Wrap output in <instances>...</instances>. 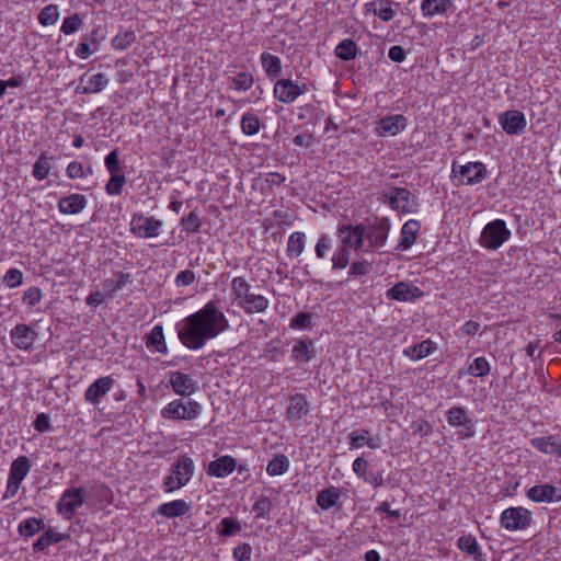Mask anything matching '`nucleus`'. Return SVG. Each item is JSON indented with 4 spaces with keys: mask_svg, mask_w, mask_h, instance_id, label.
I'll list each match as a JSON object with an SVG mask.
<instances>
[{
    "mask_svg": "<svg viewBox=\"0 0 561 561\" xmlns=\"http://www.w3.org/2000/svg\"><path fill=\"white\" fill-rule=\"evenodd\" d=\"M451 173L455 176L459 175L460 185H476L484 181L488 176V170L482 162H468L463 165L453 163Z\"/></svg>",
    "mask_w": 561,
    "mask_h": 561,
    "instance_id": "obj_6",
    "label": "nucleus"
},
{
    "mask_svg": "<svg viewBox=\"0 0 561 561\" xmlns=\"http://www.w3.org/2000/svg\"><path fill=\"white\" fill-rule=\"evenodd\" d=\"M527 496L537 503H554L561 501V489L551 484L534 485L527 492Z\"/></svg>",
    "mask_w": 561,
    "mask_h": 561,
    "instance_id": "obj_20",
    "label": "nucleus"
},
{
    "mask_svg": "<svg viewBox=\"0 0 561 561\" xmlns=\"http://www.w3.org/2000/svg\"><path fill=\"white\" fill-rule=\"evenodd\" d=\"M199 410L201 405L196 401L174 400L162 409L161 415L169 420H193Z\"/></svg>",
    "mask_w": 561,
    "mask_h": 561,
    "instance_id": "obj_9",
    "label": "nucleus"
},
{
    "mask_svg": "<svg viewBox=\"0 0 561 561\" xmlns=\"http://www.w3.org/2000/svg\"><path fill=\"white\" fill-rule=\"evenodd\" d=\"M228 329L229 321L215 300H209L203 308L176 324L181 343L195 351Z\"/></svg>",
    "mask_w": 561,
    "mask_h": 561,
    "instance_id": "obj_1",
    "label": "nucleus"
},
{
    "mask_svg": "<svg viewBox=\"0 0 561 561\" xmlns=\"http://www.w3.org/2000/svg\"><path fill=\"white\" fill-rule=\"evenodd\" d=\"M12 344L23 351L31 350L37 339V332L27 324H16L10 332Z\"/></svg>",
    "mask_w": 561,
    "mask_h": 561,
    "instance_id": "obj_16",
    "label": "nucleus"
},
{
    "mask_svg": "<svg viewBox=\"0 0 561 561\" xmlns=\"http://www.w3.org/2000/svg\"><path fill=\"white\" fill-rule=\"evenodd\" d=\"M88 493L83 488H69L65 490L56 504L58 514L71 520L77 510L85 502Z\"/></svg>",
    "mask_w": 561,
    "mask_h": 561,
    "instance_id": "obj_5",
    "label": "nucleus"
},
{
    "mask_svg": "<svg viewBox=\"0 0 561 561\" xmlns=\"http://www.w3.org/2000/svg\"><path fill=\"white\" fill-rule=\"evenodd\" d=\"M351 251L339 245L331 261L333 270H343L350 264Z\"/></svg>",
    "mask_w": 561,
    "mask_h": 561,
    "instance_id": "obj_51",
    "label": "nucleus"
},
{
    "mask_svg": "<svg viewBox=\"0 0 561 561\" xmlns=\"http://www.w3.org/2000/svg\"><path fill=\"white\" fill-rule=\"evenodd\" d=\"M42 299V293L38 287H30L24 291L23 301L28 306L37 305Z\"/></svg>",
    "mask_w": 561,
    "mask_h": 561,
    "instance_id": "obj_62",
    "label": "nucleus"
},
{
    "mask_svg": "<svg viewBox=\"0 0 561 561\" xmlns=\"http://www.w3.org/2000/svg\"><path fill=\"white\" fill-rule=\"evenodd\" d=\"M236 468L237 463L234 458L226 455L209 463L208 473L217 478H224L230 474Z\"/></svg>",
    "mask_w": 561,
    "mask_h": 561,
    "instance_id": "obj_28",
    "label": "nucleus"
},
{
    "mask_svg": "<svg viewBox=\"0 0 561 561\" xmlns=\"http://www.w3.org/2000/svg\"><path fill=\"white\" fill-rule=\"evenodd\" d=\"M53 157H48L45 152H43L36 162L33 165L32 175L37 181H43L46 179L51 170V163Z\"/></svg>",
    "mask_w": 561,
    "mask_h": 561,
    "instance_id": "obj_37",
    "label": "nucleus"
},
{
    "mask_svg": "<svg viewBox=\"0 0 561 561\" xmlns=\"http://www.w3.org/2000/svg\"><path fill=\"white\" fill-rule=\"evenodd\" d=\"M82 26V16L79 13H75L62 21L60 32L66 35H70L79 31Z\"/></svg>",
    "mask_w": 561,
    "mask_h": 561,
    "instance_id": "obj_48",
    "label": "nucleus"
},
{
    "mask_svg": "<svg viewBox=\"0 0 561 561\" xmlns=\"http://www.w3.org/2000/svg\"><path fill=\"white\" fill-rule=\"evenodd\" d=\"M371 5H374V14L379 16L382 21L388 22L394 18V11L389 1L373 2Z\"/></svg>",
    "mask_w": 561,
    "mask_h": 561,
    "instance_id": "obj_50",
    "label": "nucleus"
},
{
    "mask_svg": "<svg viewBox=\"0 0 561 561\" xmlns=\"http://www.w3.org/2000/svg\"><path fill=\"white\" fill-rule=\"evenodd\" d=\"M194 470L193 460L186 455L180 456L171 470V474L165 477L163 481L165 492H173L186 485L192 479Z\"/></svg>",
    "mask_w": 561,
    "mask_h": 561,
    "instance_id": "obj_3",
    "label": "nucleus"
},
{
    "mask_svg": "<svg viewBox=\"0 0 561 561\" xmlns=\"http://www.w3.org/2000/svg\"><path fill=\"white\" fill-rule=\"evenodd\" d=\"M530 444L543 454L561 457V439L558 435L536 437L530 440Z\"/></svg>",
    "mask_w": 561,
    "mask_h": 561,
    "instance_id": "obj_26",
    "label": "nucleus"
},
{
    "mask_svg": "<svg viewBox=\"0 0 561 561\" xmlns=\"http://www.w3.org/2000/svg\"><path fill=\"white\" fill-rule=\"evenodd\" d=\"M316 356L313 341L310 339L297 340L293 350L291 357L294 362H310Z\"/></svg>",
    "mask_w": 561,
    "mask_h": 561,
    "instance_id": "obj_27",
    "label": "nucleus"
},
{
    "mask_svg": "<svg viewBox=\"0 0 561 561\" xmlns=\"http://www.w3.org/2000/svg\"><path fill=\"white\" fill-rule=\"evenodd\" d=\"M447 423L451 427L459 428L460 438L468 439L474 436V423L468 417L467 411L462 407H451L446 411Z\"/></svg>",
    "mask_w": 561,
    "mask_h": 561,
    "instance_id": "obj_10",
    "label": "nucleus"
},
{
    "mask_svg": "<svg viewBox=\"0 0 561 561\" xmlns=\"http://www.w3.org/2000/svg\"><path fill=\"white\" fill-rule=\"evenodd\" d=\"M334 53L340 59L348 61L356 58L358 48L353 39L344 38L337 44Z\"/></svg>",
    "mask_w": 561,
    "mask_h": 561,
    "instance_id": "obj_36",
    "label": "nucleus"
},
{
    "mask_svg": "<svg viewBox=\"0 0 561 561\" xmlns=\"http://www.w3.org/2000/svg\"><path fill=\"white\" fill-rule=\"evenodd\" d=\"M350 445L352 447H362L367 444L370 448H377L378 444H376L373 439L369 438V431L360 430L352 432L348 435Z\"/></svg>",
    "mask_w": 561,
    "mask_h": 561,
    "instance_id": "obj_45",
    "label": "nucleus"
},
{
    "mask_svg": "<svg viewBox=\"0 0 561 561\" xmlns=\"http://www.w3.org/2000/svg\"><path fill=\"white\" fill-rule=\"evenodd\" d=\"M130 232L138 238H156L162 229V221L153 216H145L144 214H134L130 220Z\"/></svg>",
    "mask_w": 561,
    "mask_h": 561,
    "instance_id": "obj_7",
    "label": "nucleus"
},
{
    "mask_svg": "<svg viewBox=\"0 0 561 561\" xmlns=\"http://www.w3.org/2000/svg\"><path fill=\"white\" fill-rule=\"evenodd\" d=\"M390 228L391 224L387 217L376 218L364 226V241L366 240L370 248H381L387 242Z\"/></svg>",
    "mask_w": 561,
    "mask_h": 561,
    "instance_id": "obj_11",
    "label": "nucleus"
},
{
    "mask_svg": "<svg viewBox=\"0 0 561 561\" xmlns=\"http://www.w3.org/2000/svg\"><path fill=\"white\" fill-rule=\"evenodd\" d=\"M420 229L421 224L419 220L410 219L407 222H404L401 228L400 241L397 244L396 250L405 251L410 249L414 244L419 236Z\"/></svg>",
    "mask_w": 561,
    "mask_h": 561,
    "instance_id": "obj_24",
    "label": "nucleus"
},
{
    "mask_svg": "<svg viewBox=\"0 0 561 561\" xmlns=\"http://www.w3.org/2000/svg\"><path fill=\"white\" fill-rule=\"evenodd\" d=\"M87 207V198L82 194L73 193L61 197L58 202V209L65 215H76Z\"/></svg>",
    "mask_w": 561,
    "mask_h": 561,
    "instance_id": "obj_25",
    "label": "nucleus"
},
{
    "mask_svg": "<svg viewBox=\"0 0 561 561\" xmlns=\"http://www.w3.org/2000/svg\"><path fill=\"white\" fill-rule=\"evenodd\" d=\"M190 511V505L184 500H174L159 505L158 513L168 518H174L185 515Z\"/></svg>",
    "mask_w": 561,
    "mask_h": 561,
    "instance_id": "obj_29",
    "label": "nucleus"
},
{
    "mask_svg": "<svg viewBox=\"0 0 561 561\" xmlns=\"http://www.w3.org/2000/svg\"><path fill=\"white\" fill-rule=\"evenodd\" d=\"M468 371L474 377H484L490 371V364L485 357H477L470 365Z\"/></svg>",
    "mask_w": 561,
    "mask_h": 561,
    "instance_id": "obj_53",
    "label": "nucleus"
},
{
    "mask_svg": "<svg viewBox=\"0 0 561 561\" xmlns=\"http://www.w3.org/2000/svg\"><path fill=\"white\" fill-rule=\"evenodd\" d=\"M364 225H342L336 230L340 247L358 251L364 247Z\"/></svg>",
    "mask_w": 561,
    "mask_h": 561,
    "instance_id": "obj_12",
    "label": "nucleus"
},
{
    "mask_svg": "<svg viewBox=\"0 0 561 561\" xmlns=\"http://www.w3.org/2000/svg\"><path fill=\"white\" fill-rule=\"evenodd\" d=\"M252 548L249 543H241L233 549V557L238 561H250Z\"/></svg>",
    "mask_w": 561,
    "mask_h": 561,
    "instance_id": "obj_64",
    "label": "nucleus"
},
{
    "mask_svg": "<svg viewBox=\"0 0 561 561\" xmlns=\"http://www.w3.org/2000/svg\"><path fill=\"white\" fill-rule=\"evenodd\" d=\"M23 282V273L18 268H10L7 271L3 283L9 288H15Z\"/></svg>",
    "mask_w": 561,
    "mask_h": 561,
    "instance_id": "obj_58",
    "label": "nucleus"
},
{
    "mask_svg": "<svg viewBox=\"0 0 561 561\" xmlns=\"http://www.w3.org/2000/svg\"><path fill=\"white\" fill-rule=\"evenodd\" d=\"M305 249V233L300 231L293 232L287 242V254L290 257H298Z\"/></svg>",
    "mask_w": 561,
    "mask_h": 561,
    "instance_id": "obj_40",
    "label": "nucleus"
},
{
    "mask_svg": "<svg viewBox=\"0 0 561 561\" xmlns=\"http://www.w3.org/2000/svg\"><path fill=\"white\" fill-rule=\"evenodd\" d=\"M136 41L134 31H123L114 36L112 45L115 49L124 50L128 48Z\"/></svg>",
    "mask_w": 561,
    "mask_h": 561,
    "instance_id": "obj_47",
    "label": "nucleus"
},
{
    "mask_svg": "<svg viewBox=\"0 0 561 561\" xmlns=\"http://www.w3.org/2000/svg\"><path fill=\"white\" fill-rule=\"evenodd\" d=\"M411 428L414 434H419L421 437H426L433 432L432 425L425 420L413 422Z\"/></svg>",
    "mask_w": 561,
    "mask_h": 561,
    "instance_id": "obj_63",
    "label": "nucleus"
},
{
    "mask_svg": "<svg viewBox=\"0 0 561 561\" xmlns=\"http://www.w3.org/2000/svg\"><path fill=\"white\" fill-rule=\"evenodd\" d=\"M230 289L232 301L248 314L264 312L268 307V299L251 293V285L241 276L232 278Z\"/></svg>",
    "mask_w": 561,
    "mask_h": 561,
    "instance_id": "obj_2",
    "label": "nucleus"
},
{
    "mask_svg": "<svg viewBox=\"0 0 561 561\" xmlns=\"http://www.w3.org/2000/svg\"><path fill=\"white\" fill-rule=\"evenodd\" d=\"M313 314L309 312H299L291 318L289 327L291 329H309L312 327Z\"/></svg>",
    "mask_w": 561,
    "mask_h": 561,
    "instance_id": "obj_55",
    "label": "nucleus"
},
{
    "mask_svg": "<svg viewBox=\"0 0 561 561\" xmlns=\"http://www.w3.org/2000/svg\"><path fill=\"white\" fill-rule=\"evenodd\" d=\"M289 469V460L285 455L275 456L267 465L266 472L270 476L284 474Z\"/></svg>",
    "mask_w": 561,
    "mask_h": 561,
    "instance_id": "obj_42",
    "label": "nucleus"
},
{
    "mask_svg": "<svg viewBox=\"0 0 561 561\" xmlns=\"http://www.w3.org/2000/svg\"><path fill=\"white\" fill-rule=\"evenodd\" d=\"M383 197L393 210L408 214L417 207L416 198L405 187H389Z\"/></svg>",
    "mask_w": 561,
    "mask_h": 561,
    "instance_id": "obj_8",
    "label": "nucleus"
},
{
    "mask_svg": "<svg viewBox=\"0 0 561 561\" xmlns=\"http://www.w3.org/2000/svg\"><path fill=\"white\" fill-rule=\"evenodd\" d=\"M373 271V263L366 260L356 261L351 264L348 276L359 277L369 274Z\"/></svg>",
    "mask_w": 561,
    "mask_h": 561,
    "instance_id": "obj_54",
    "label": "nucleus"
},
{
    "mask_svg": "<svg viewBox=\"0 0 561 561\" xmlns=\"http://www.w3.org/2000/svg\"><path fill=\"white\" fill-rule=\"evenodd\" d=\"M262 67L270 79L278 78L282 73L280 58L270 53H263L260 57Z\"/></svg>",
    "mask_w": 561,
    "mask_h": 561,
    "instance_id": "obj_32",
    "label": "nucleus"
},
{
    "mask_svg": "<svg viewBox=\"0 0 561 561\" xmlns=\"http://www.w3.org/2000/svg\"><path fill=\"white\" fill-rule=\"evenodd\" d=\"M341 496L337 488L331 486L320 491L317 495V504L324 511L333 507Z\"/></svg>",
    "mask_w": 561,
    "mask_h": 561,
    "instance_id": "obj_34",
    "label": "nucleus"
},
{
    "mask_svg": "<svg viewBox=\"0 0 561 561\" xmlns=\"http://www.w3.org/2000/svg\"><path fill=\"white\" fill-rule=\"evenodd\" d=\"M32 468V462L26 456H19L11 463L9 478L22 483L24 478L28 474Z\"/></svg>",
    "mask_w": 561,
    "mask_h": 561,
    "instance_id": "obj_31",
    "label": "nucleus"
},
{
    "mask_svg": "<svg viewBox=\"0 0 561 561\" xmlns=\"http://www.w3.org/2000/svg\"><path fill=\"white\" fill-rule=\"evenodd\" d=\"M331 247H332L331 238L325 233L321 234L316 244V248H314L317 257L324 259L327 256L328 252L330 251Z\"/></svg>",
    "mask_w": 561,
    "mask_h": 561,
    "instance_id": "obj_59",
    "label": "nucleus"
},
{
    "mask_svg": "<svg viewBox=\"0 0 561 561\" xmlns=\"http://www.w3.org/2000/svg\"><path fill=\"white\" fill-rule=\"evenodd\" d=\"M169 383L173 391L182 397H188L197 390V381L190 375L181 371H171L169 374Z\"/></svg>",
    "mask_w": 561,
    "mask_h": 561,
    "instance_id": "obj_18",
    "label": "nucleus"
},
{
    "mask_svg": "<svg viewBox=\"0 0 561 561\" xmlns=\"http://www.w3.org/2000/svg\"><path fill=\"white\" fill-rule=\"evenodd\" d=\"M457 547L461 551L472 556L476 560H480V547L477 539L473 536H461L457 541Z\"/></svg>",
    "mask_w": 561,
    "mask_h": 561,
    "instance_id": "obj_41",
    "label": "nucleus"
},
{
    "mask_svg": "<svg viewBox=\"0 0 561 561\" xmlns=\"http://www.w3.org/2000/svg\"><path fill=\"white\" fill-rule=\"evenodd\" d=\"M125 182L126 178L124 174H111V178L105 186L106 193L108 195H119Z\"/></svg>",
    "mask_w": 561,
    "mask_h": 561,
    "instance_id": "obj_52",
    "label": "nucleus"
},
{
    "mask_svg": "<svg viewBox=\"0 0 561 561\" xmlns=\"http://www.w3.org/2000/svg\"><path fill=\"white\" fill-rule=\"evenodd\" d=\"M499 123L508 135L520 134L527 125L525 114L517 110H510L502 113L499 117Z\"/></svg>",
    "mask_w": 561,
    "mask_h": 561,
    "instance_id": "obj_15",
    "label": "nucleus"
},
{
    "mask_svg": "<svg viewBox=\"0 0 561 561\" xmlns=\"http://www.w3.org/2000/svg\"><path fill=\"white\" fill-rule=\"evenodd\" d=\"M305 84L302 87L298 85L290 79H279L274 84V98L282 103H294L305 92Z\"/></svg>",
    "mask_w": 561,
    "mask_h": 561,
    "instance_id": "obj_14",
    "label": "nucleus"
},
{
    "mask_svg": "<svg viewBox=\"0 0 561 561\" xmlns=\"http://www.w3.org/2000/svg\"><path fill=\"white\" fill-rule=\"evenodd\" d=\"M531 519V513L520 506L506 508L501 514L502 527L511 531L527 528Z\"/></svg>",
    "mask_w": 561,
    "mask_h": 561,
    "instance_id": "obj_13",
    "label": "nucleus"
},
{
    "mask_svg": "<svg viewBox=\"0 0 561 561\" xmlns=\"http://www.w3.org/2000/svg\"><path fill=\"white\" fill-rule=\"evenodd\" d=\"M453 5V0H423L421 10L424 16H434L446 13Z\"/></svg>",
    "mask_w": 561,
    "mask_h": 561,
    "instance_id": "obj_30",
    "label": "nucleus"
},
{
    "mask_svg": "<svg viewBox=\"0 0 561 561\" xmlns=\"http://www.w3.org/2000/svg\"><path fill=\"white\" fill-rule=\"evenodd\" d=\"M181 225L185 231L195 233L201 229L202 222L199 217L192 211L182 217Z\"/></svg>",
    "mask_w": 561,
    "mask_h": 561,
    "instance_id": "obj_56",
    "label": "nucleus"
},
{
    "mask_svg": "<svg viewBox=\"0 0 561 561\" xmlns=\"http://www.w3.org/2000/svg\"><path fill=\"white\" fill-rule=\"evenodd\" d=\"M261 123L259 117L253 113H245L241 118V130L247 136H253L259 133Z\"/></svg>",
    "mask_w": 561,
    "mask_h": 561,
    "instance_id": "obj_43",
    "label": "nucleus"
},
{
    "mask_svg": "<svg viewBox=\"0 0 561 561\" xmlns=\"http://www.w3.org/2000/svg\"><path fill=\"white\" fill-rule=\"evenodd\" d=\"M115 380L111 376L102 377L91 383L84 392V399L91 404H98L114 386Z\"/></svg>",
    "mask_w": 561,
    "mask_h": 561,
    "instance_id": "obj_22",
    "label": "nucleus"
},
{
    "mask_svg": "<svg viewBox=\"0 0 561 561\" xmlns=\"http://www.w3.org/2000/svg\"><path fill=\"white\" fill-rule=\"evenodd\" d=\"M408 119L401 114L388 115L377 123L376 131L379 136H396L405 129Z\"/></svg>",
    "mask_w": 561,
    "mask_h": 561,
    "instance_id": "obj_19",
    "label": "nucleus"
},
{
    "mask_svg": "<svg viewBox=\"0 0 561 561\" xmlns=\"http://www.w3.org/2000/svg\"><path fill=\"white\" fill-rule=\"evenodd\" d=\"M107 84L108 79L104 73L99 72L93 76H88L85 73L81 76L80 83L76 88V92L81 94L99 93L103 91Z\"/></svg>",
    "mask_w": 561,
    "mask_h": 561,
    "instance_id": "obj_21",
    "label": "nucleus"
},
{
    "mask_svg": "<svg viewBox=\"0 0 561 561\" xmlns=\"http://www.w3.org/2000/svg\"><path fill=\"white\" fill-rule=\"evenodd\" d=\"M105 167L111 174H123L118 151L115 149L105 157Z\"/></svg>",
    "mask_w": 561,
    "mask_h": 561,
    "instance_id": "obj_57",
    "label": "nucleus"
},
{
    "mask_svg": "<svg viewBox=\"0 0 561 561\" xmlns=\"http://www.w3.org/2000/svg\"><path fill=\"white\" fill-rule=\"evenodd\" d=\"M253 512L256 513L257 518L266 517L271 512V501L266 496H262L260 500H257L253 507Z\"/></svg>",
    "mask_w": 561,
    "mask_h": 561,
    "instance_id": "obj_61",
    "label": "nucleus"
},
{
    "mask_svg": "<svg viewBox=\"0 0 561 561\" xmlns=\"http://www.w3.org/2000/svg\"><path fill=\"white\" fill-rule=\"evenodd\" d=\"M59 11L56 4H48L38 14V22L43 26L53 25L58 21Z\"/></svg>",
    "mask_w": 561,
    "mask_h": 561,
    "instance_id": "obj_46",
    "label": "nucleus"
},
{
    "mask_svg": "<svg viewBox=\"0 0 561 561\" xmlns=\"http://www.w3.org/2000/svg\"><path fill=\"white\" fill-rule=\"evenodd\" d=\"M511 237V231L506 222L502 219H495L486 224L480 236V244L489 250H497Z\"/></svg>",
    "mask_w": 561,
    "mask_h": 561,
    "instance_id": "obj_4",
    "label": "nucleus"
},
{
    "mask_svg": "<svg viewBox=\"0 0 561 561\" xmlns=\"http://www.w3.org/2000/svg\"><path fill=\"white\" fill-rule=\"evenodd\" d=\"M423 296V291L409 283L399 282L386 293L388 299L398 301H414Z\"/></svg>",
    "mask_w": 561,
    "mask_h": 561,
    "instance_id": "obj_17",
    "label": "nucleus"
},
{
    "mask_svg": "<svg viewBox=\"0 0 561 561\" xmlns=\"http://www.w3.org/2000/svg\"><path fill=\"white\" fill-rule=\"evenodd\" d=\"M435 350V344L431 340H425L419 344L411 345L403 351V354L413 360L427 357Z\"/></svg>",
    "mask_w": 561,
    "mask_h": 561,
    "instance_id": "obj_33",
    "label": "nucleus"
},
{
    "mask_svg": "<svg viewBox=\"0 0 561 561\" xmlns=\"http://www.w3.org/2000/svg\"><path fill=\"white\" fill-rule=\"evenodd\" d=\"M253 83H254V78H253L252 73L242 71L231 78L230 88L234 89L237 91H248L252 88Z\"/></svg>",
    "mask_w": 561,
    "mask_h": 561,
    "instance_id": "obj_44",
    "label": "nucleus"
},
{
    "mask_svg": "<svg viewBox=\"0 0 561 561\" xmlns=\"http://www.w3.org/2000/svg\"><path fill=\"white\" fill-rule=\"evenodd\" d=\"M45 528V523L43 519H38L36 517H31L22 520L19 524L18 531L21 536L30 537L34 536L36 533L43 530Z\"/></svg>",
    "mask_w": 561,
    "mask_h": 561,
    "instance_id": "obj_39",
    "label": "nucleus"
},
{
    "mask_svg": "<svg viewBox=\"0 0 561 561\" xmlns=\"http://www.w3.org/2000/svg\"><path fill=\"white\" fill-rule=\"evenodd\" d=\"M220 529L218 530L219 536L230 537L238 534L241 530L240 523L231 517H225L220 520Z\"/></svg>",
    "mask_w": 561,
    "mask_h": 561,
    "instance_id": "obj_49",
    "label": "nucleus"
},
{
    "mask_svg": "<svg viewBox=\"0 0 561 561\" xmlns=\"http://www.w3.org/2000/svg\"><path fill=\"white\" fill-rule=\"evenodd\" d=\"M127 282H128V275L119 272L117 274V279H115V280L106 279L105 280V287L110 288V295L112 296L113 294L123 289L124 286L127 284Z\"/></svg>",
    "mask_w": 561,
    "mask_h": 561,
    "instance_id": "obj_60",
    "label": "nucleus"
},
{
    "mask_svg": "<svg viewBox=\"0 0 561 561\" xmlns=\"http://www.w3.org/2000/svg\"><path fill=\"white\" fill-rule=\"evenodd\" d=\"M64 539H65L64 534L47 530L33 543V550L35 552L44 551L53 543L60 542Z\"/></svg>",
    "mask_w": 561,
    "mask_h": 561,
    "instance_id": "obj_38",
    "label": "nucleus"
},
{
    "mask_svg": "<svg viewBox=\"0 0 561 561\" xmlns=\"http://www.w3.org/2000/svg\"><path fill=\"white\" fill-rule=\"evenodd\" d=\"M147 347H153L159 353H167V343L163 334V328L161 325H154L148 337H147Z\"/></svg>",
    "mask_w": 561,
    "mask_h": 561,
    "instance_id": "obj_35",
    "label": "nucleus"
},
{
    "mask_svg": "<svg viewBox=\"0 0 561 561\" xmlns=\"http://www.w3.org/2000/svg\"><path fill=\"white\" fill-rule=\"evenodd\" d=\"M309 413L307 398L302 393H296L289 398V404L286 410V417L291 423L299 422Z\"/></svg>",
    "mask_w": 561,
    "mask_h": 561,
    "instance_id": "obj_23",
    "label": "nucleus"
}]
</instances>
